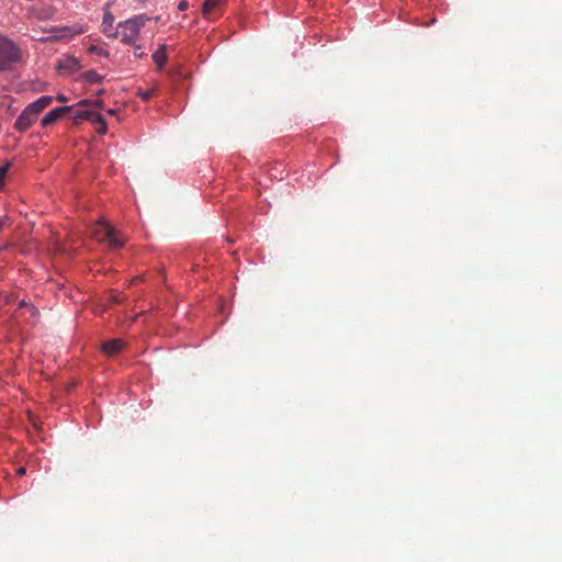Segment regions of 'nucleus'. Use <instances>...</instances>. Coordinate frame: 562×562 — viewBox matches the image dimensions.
<instances>
[{
	"instance_id": "obj_1",
	"label": "nucleus",
	"mask_w": 562,
	"mask_h": 562,
	"mask_svg": "<svg viewBox=\"0 0 562 562\" xmlns=\"http://www.w3.org/2000/svg\"><path fill=\"white\" fill-rule=\"evenodd\" d=\"M149 18L145 14L136 15L124 22L119 23L114 36L127 45H134L138 38L139 31L145 26Z\"/></svg>"
},
{
	"instance_id": "obj_2",
	"label": "nucleus",
	"mask_w": 562,
	"mask_h": 562,
	"mask_svg": "<svg viewBox=\"0 0 562 562\" xmlns=\"http://www.w3.org/2000/svg\"><path fill=\"white\" fill-rule=\"evenodd\" d=\"M21 60L20 48L9 38L0 36V71L9 70Z\"/></svg>"
},
{
	"instance_id": "obj_3",
	"label": "nucleus",
	"mask_w": 562,
	"mask_h": 562,
	"mask_svg": "<svg viewBox=\"0 0 562 562\" xmlns=\"http://www.w3.org/2000/svg\"><path fill=\"white\" fill-rule=\"evenodd\" d=\"M92 236L100 243H108L111 248L117 249L124 245V241L116 236L115 231L103 220L97 223Z\"/></svg>"
},
{
	"instance_id": "obj_4",
	"label": "nucleus",
	"mask_w": 562,
	"mask_h": 562,
	"mask_svg": "<svg viewBox=\"0 0 562 562\" xmlns=\"http://www.w3.org/2000/svg\"><path fill=\"white\" fill-rule=\"evenodd\" d=\"M55 12L56 10L54 7L42 1L35 2L27 8V13L31 16L42 21L50 20L54 16Z\"/></svg>"
},
{
	"instance_id": "obj_5",
	"label": "nucleus",
	"mask_w": 562,
	"mask_h": 562,
	"mask_svg": "<svg viewBox=\"0 0 562 562\" xmlns=\"http://www.w3.org/2000/svg\"><path fill=\"white\" fill-rule=\"evenodd\" d=\"M37 120V115L30 111V109L26 106L22 113L19 115V117L15 121L14 127L16 131L24 133L26 132L32 124Z\"/></svg>"
},
{
	"instance_id": "obj_6",
	"label": "nucleus",
	"mask_w": 562,
	"mask_h": 562,
	"mask_svg": "<svg viewBox=\"0 0 562 562\" xmlns=\"http://www.w3.org/2000/svg\"><path fill=\"white\" fill-rule=\"evenodd\" d=\"M72 106H60L56 108L52 111H49L43 119H42V126L46 127L55 123L57 120H59L64 114L67 112H71Z\"/></svg>"
},
{
	"instance_id": "obj_7",
	"label": "nucleus",
	"mask_w": 562,
	"mask_h": 562,
	"mask_svg": "<svg viewBox=\"0 0 562 562\" xmlns=\"http://www.w3.org/2000/svg\"><path fill=\"white\" fill-rule=\"evenodd\" d=\"M72 106V111L69 112L71 114V120L74 123L78 124L82 120L90 121L91 120H99V113L93 112L91 110H75V106Z\"/></svg>"
},
{
	"instance_id": "obj_8",
	"label": "nucleus",
	"mask_w": 562,
	"mask_h": 562,
	"mask_svg": "<svg viewBox=\"0 0 562 562\" xmlns=\"http://www.w3.org/2000/svg\"><path fill=\"white\" fill-rule=\"evenodd\" d=\"M124 346H125V344L122 339L115 338V339L103 342L102 351L105 355L112 357V356L119 353L124 348Z\"/></svg>"
},
{
	"instance_id": "obj_9",
	"label": "nucleus",
	"mask_w": 562,
	"mask_h": 562,
	"mask_svg": "<svg viewBox=\"0 0 562 562\" xmlns=\"http://www.w3.org/2000/svg\"><path fill=\"white\" fill-rule=\"evenodd\" d=\"M52 101H53V97L43 95V97L38 98L36 101L29 104L27 108L30 109V111H32L33 113H35L38 116V114L45 108H47L52 103Z\"/></svg>"
},
{
	"instance_id": "obj_10",
	"label": "nucleus",
	"mask_w": 562,
	"mask_h": 562,
	"mask_svg": "<svg viewBox=\"0 0 562 562\" xmlns=\"http://www.w3.org/2000/svg\"><path fill=\"white\" fill-rule=\"evenodd\" d=\"M80 68L81 66L79 60L74 56H67L58 64V69L60 70L76 71Z\"/></svg>"
},
{
	"instance_id": "obj_11",
	"label": "nucleus",
	"mask_w": 562,
	"mask_h": 562,
	"mask_svg": "<svg viewBox=\"0 0 562 562\" xmlns=\"http://www.w3.org/2000/svg\"><path fill=\"white\" fill-rule=\"evenodd\" d=\"M225 0H205L202 7V13L205 18H210L212 12L218 8Z\"/></svg>"
},
{
	"instance_id": "obj_12",
	"label": "nucleus",
	"mask_w": 562,
	"mask_h": 562,
	"mask_svg": "<svg viewBox=\"0 0 562 562\" xmlns=\"http://www.w3.org/2000/svg\"><path fill=\"white\" fill-rule=\"evenodd\" d=\"M166 45L162 44L159 46V48L153 54V59L157 64L159 68H162L167 60V54H166Z\"/></svg>"
},
{
	"instance_id": "obj_13",
	"label": "nucleus",
	"mask_w": 562,
	"mask_h": 562,
	"mask_svg": "<svg viewBox=\"0 0 562 562\" xmlns=\"http://www.w3.org/2000/svg\"><path fill=\"white\" fill-rule=\"evenodd\" d=\"M82 78L90 83H100L103 80V77L94 70H88L83 72Z\"/></svg>"
},
{
	"instance_id": "obj_14",
	"label": "nucleus",
	"mask_w": 562,
	"mask_h": 562,
	"mask_svg": "<svg viewBox=\"0 0 562 562\" xmlns=\"http://www.w3.org/2000/svg\"><path fill=\"white\" fill-rule=\"evenodd\" d=\"M113 22H114V16L112 13H110L109 11H106L104 13V16H103V32L109 35V32L110 30L112 29V25H113Z\"/></svg>"
},
{
	"instance_id": "obj_15",
	"label": "nucleus",
	"mask_w": 562,
	"mask_h": 562,
	"mask_svg": "<svg viewBox=\"0 0 562 562\" xmlns=\"http://www.w3.org/2000/svg\"><path fill=\"white\" fill-rule=\"evenodd\" d=\"M155 91H156L155 88L147 89V90H143L142 88H138L136 93L143 101L147 102L151 99Z\"/></svg>"
},
{
	"instance_id": "obj_16",
	"label": "nucleus",
	"mask_w": 562,
	"mask_h": 562,
	"mask_svg": "<svg viewBox=\"0 0 562 562\" xmlns=\"http://www.w3.org/2000/svg\"><path fill=\"white\" fill-rule=\"evenodd\" d=\"M91 123L97 124V132L104 135L108 131L105 120L99 114V120H91Z\"/></svg>"
},
{
	"instance_id": "obj_17",
	"label": "nucleus",
	"mask_w": 562,
	"mask_h": 562,
	"mask_svg": "<svg viewBox=\"0 0 562 562\" xmlns=\"http://www.w3.org/2000/svg\"><path fill=\"white\" fill-rule=\"evenodd\" d=\"M9 167H10L9 164L3 165V166L0 167V187H2L3 183H4V179H5L7 173L9 171Z\"/></svg>"
},
{
	"instance_id": "obj_18",
	"label": "nucleus",
	"mask_w": 562,
	"mask_h": 562,
	"mask_svg": "<svg viewBox=\"0 0 562 562\" xmlns=\"http://www.w3.org/2000/svg\"><path fill=\"white\" fill-rule=\"evenodd\" d=\"M89 52L90 53H94V54H99V55H103V56H108V52H105L102 48H100L98 46H94V45L89 47Z\"/></svg>"
},
{
	"instance_id": "obj_19",
	"label": "nucleus",
	"mask_w": 562,
	"mask_h": 562,
	"mask_svg": "<svg viewBox=\"0 0 562 562\" xmlns=\"http://www.w3.org/2000/svg\"><path fill=\"white\" fill-rule=\"evenodd\" d=\"M92 106L102 110L104 108V102L101 99L92 100Z\"/></svg>"
},
{
	"instance_id": "obj_20",
	"label": "nucleus",
	"mask_w": 562,
	"mask_h": 562,
	"mask_svg": "<svg viewBox=\"0 0 562 562\" xmlns=\"http://www.w3.org/2000/svg\"><path fill=\"white\" fill-rule=\"evenodd\" d=\"M133 46H134V49H135V50H134V55H135L136 57H138V58L143 57L144 53L142 52V47H140V45H136V44H134Z\"/></svg>"
},
{
	"instance_id": "obj_21",
	"label": "nucleus",
	"mask_w": 562,
	"mask_h": 562,
	"mask_svg": "<svg viewBox=\"0 0 562 562\" xmlns=\"http://www.w3.org/2000/svg\"><path fill=\"white\" fill-rule=\"evenodd\" d=\"M178 9L180 11H186L189 9V2L183 0V1H180L179 4H178Z\"/></svg>"
},
{
	"instance_id": "obj_22",
	"label": "nucleus",
	"mask_w": 562,
	"mask_h": 562,
	"mask_svg": "<svg viewBox=\"0 0 562 562\" xmlns=\"http://www.w3.org/2000/svg\"><path fill=\"white\" fill-rule=\"evenodd\" d=\"M79 106H92V100H88V99H85V100H81L78 102Z\"/></svg>"
},
{
	"instance_id": "obj_23",
	"label": "nucleus",
	"mask_w": 562,
	"mask_h": 562,
	"mask_svg": "<svg viewBox=\"0 0 562 562\" xmlns=\"http://www.w3.org/2000/svg\"><path fill=\"white\" fill-rule=\"evenodd\" d=\"M57 100H58V101H60V102H66V101H67V98H66L65 95H63V94H59V95L57 97Z\"/></svg>"
},
{
	"instance_id": "obj_24",
	"label": "nucleus",
	"mask_w": 562,
	"mask_h": 562,
	"mask_svg": "<svg viewBox=\"0 0 562 562\" xmlns=\"http://www.w3.org/2000/svg\"><path fill=\"white\" fill-rule=\"evenodd\" d=\"M16 473H18L19 475H23V474H25V469H24V468H19V469L16 470Z\"/></svg>"
},
{
	"instance_id": "obj_25",
	"label": "nucleus",
	"mask_w": 562,
	"mask_h": 562,
	"mask_svg": "<svg viewBox=\"0 0 562 562\" xmlns=\"http://www.w3.org/2000/svg\"><path fill=\"white\" fill-rule=\"evenodd\" d=\"M116 112H117V111H116L115 109H110V110H108V114H109V115H115V114H116Z\"/></svg>"
},
{
	"instance_id": "obj_26",
	"label": "nucleus",
	"mask_w": 562,
	"mask_h": 562,
	"mask_svg": "<svg viewBox=\"0 0 562 562\" xmlns=\"http://www.w3.org/2000/svg\"><path fill=\"white\" fill-rule=\"evenodd\" d=\"M103 93H104V90H103V89H101V90H99V91L97 92V95H102Z\"/></svg>"
}]
</instances>
